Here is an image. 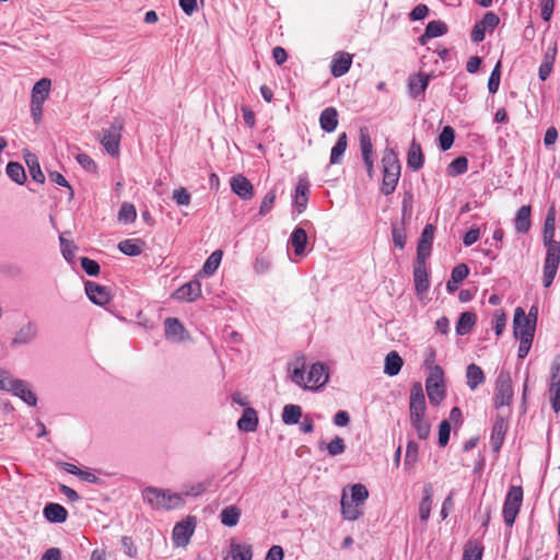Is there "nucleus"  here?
<instances>
[{
  "mask_svg": "<svg viewBox=\"0 0 560 560\" xmlns=\"http://www.w3.org/2000/svg\"><path fill=\"white\" fill-rule=\"evenodd\" d=\"M555 220V209L551 208L545 219L542 232V241L547 249L542 275V283L545 288H549L551 285L560 264V243L553 240Z\"/></svg>",
  "mask_w": 560,
  "mask_h": 560,
  "instance_id": "1",
  "label": "nucleus"
},
{
  "mask_svg": "<svg viewBox=\"0 0 560 560\" xmlns=\"http://www.w3.org/2000/svg\"><path fill=\"white\" fill-rule=\"evenodd\" d=\"M288 373L292 383L311 390L323 387L329 380L327 368L320 362L312 364L307 373H305V362L303 358H298L295 361L290 362Z\"/></svg>",
  "mask_w": 560,
  "mask_h": 560,
  "instance_id": "2",
  "label": "nucleus"
},
{
  "mask_svg": "<svg viewBox=\"0 0 560 560\" xmlns=\"http://www.w3.org/2000/svg\"><path fill=\"white\" fill-rule=\"evenodd\" d=\"M141 497L143 502L154 510H178L186 503L183 493L151 486L141 491Z\"/></svg>",
  "mask_w": 560,
  "mask_h": 560,
  "instance_id": "3",
  "label": "nucleus"
},
{
  "mask_svg": "<svg viewBox=\"0 0 560 560\" xmlns=\"http://www.w3.org/2000/svg\"><path fill=\"white\" fill-rule=\"evenodd\" d=\"M383 182L382 192L392 194L400 177V163L396 152L393 149H386L382 158Z\"/></svg>",
  "mask_w": 560,
  "mask_h": 560,
  "instance_id": "4",
  "label": "nucleus"
},
{
  "mask_svg": "<svg viewBox=\"0 0 560 560\" xmlns=\"http://www.w3.org/2000/svg\"><path fill=\"white\" fill-rule=\"evenodd\" d=\"M425 389L429 400L438 406L445 396L444 373L439 365H434L425 381Z\"/></svg>",
  "mask_w": 560,
  "mask_h": 560,
  "instance_id": "5",
  "label": "nucleus"
},
{
  "mask_svg": "<svg viewBox=\"0 0 560 560\" xmlns=\"http://www.w3.org/2000/svg\"><path fill=\"white\" fill-rule=\"evenodd\" d=\"M537 320V310L534 318L527 317L522 307H517L514 313L513 329L516 339H534Z\"/></svg>",
  "mask_w": 560,
  "mask_h": 560,
  "instance_id": "6",
  "label": "nucleus"
},
{
  "mask_svg": "<svg viewBox=\"0 0 560 560\" xmlns=\"http://www.w3.org/2000/svg\"><path fill=\"white\" fill-rule=\"evenodd\" d=\"M523 502V490L521 487L512 486L505 497L503 504L504 523L512 526L520 512Z\"/></svg>",
  "mask_w": 560,
  "mask_h": 560,
  "instance_id": "7",
  "label": "nucleus"
},
{
  "mask_svg": "<svg viewBox=\"0 0 560 560\" xmlns=\"http://www.w3.org/2000/svg\"><path fill=\"white\" fill-rule=\"evenodd\" d=\"M513 398L510 372L501 371L495 381L494 405L497 408L509 406Z\"/></svg>",
  "mask_w": 560,
  "mask_h": 560,
  "instance_id": "8",
  "label": "nucleus"
},
{
  "mask_svg": "<svg viewBox=\"0 0 560 560\" xmlns=\"http://www.w3.org/2000/svg\"><path fill=\"white\" fill-rule=\"evenodd\" d=\"M196 525L197 520L195 516H187L180 522L176 523L172 533V540L174 546L186 547L195 533Z\"/></svg>",
  "mask_w": 560,
  "mask_h": 560,
  "instance_id": "9",
  "label": "nucleus"
},
{
  "mask_svg": "<svg viewBox=\"0 0 560 560\" xmlns=\"http://www.w3.org/2000/svg\"><path fill=\"white\" fill-rule=\"evenodd\" d=\"M122 121L116 120L110 128L104 130L101 143L110 155H118L120 132L122 130Z\"/></svg>",
  "mask_w": 560,
  "mask_h": 560,
  "instance_id": "10",
  "label": "nucleus"
},
{
  "mask_svg": "<svg viewBox=\"0 0 560 560\" xmlns=\"http://www.w3.org/2000/svg\"><path fill=\"white\" fill-rule=\"evenodd\" d=\"M37 336V326L35 323L27 322L23 324L14 334L11 340L12 348H20L30 345Z\"/></svg>",
  "mask_w": 560,
  "mask_h": 560,
  "instance_id": "11",
  "label": "nucleus"
},
{
  "mask_svg": "<svg viewBox=\"0 0 560 560\" xmlns=\"http://www.w3.org/2000/svg\"><path fill=\"white\" fill-rule=\"evenodd\" d=\"M549 396L555 412L560 411V360L551 365V377L549 384Z\"/></svg>",
  "mask_w": 560,
  "mask_h": 560,
  "instance_id": "12",
  "label": "nucleus"
},
{
  "mask_svg": "<svg viewBox=\"0 0 560 560\" xmlns=\"http://www.w3.org/2000/svg\"><path fill=\"white\" fill-rule=\"evenodd\" d=\"M410 418L424 417L425 398L420 383L413 384L410 390Z\"/></svg>",
  "mask_w": 560,
  "mask_h": 560,
  "instance_id": "13",
  "label": "nucleus"
},
{
  "mask_svg": "<svg viewBox=\"0 0 560 560\" xmlns=\"http://www.w3.org/2000/svg\"><path fill=\"white\" fill-rule=\"evenodd\" d=\"M165 338L173 342H182L188 339V334L185 327L177 318L167 317L164 320Z\"/></svg>",
  "mask_w": 560,
  "mask_h": 560,
  "instance_id": "14",
  "label": "nucleus"
},
{
  "mask_svg": "<svg viewBox=\"0 0 560 560\" xmlns=\"http://www.w3.org/2000/svg\"><path fill=\"white\" fill-rule=\"evenodd\" d=\"M232 191L243 200H249L254 196L252 183L242 174L233 176L230 180Z\"/></svg>",
  "mask_w": 560,
  "mask_h": 560,
  "instance_id": "15",
  "label": "nucleus"
},
{
  "mask_svg": "<svg viewBox=\"0 0 560 560\" xmlns=\"http://www.w3.org/2000/svg\"><path fill=\"white\" fill-rule=\"evenodd\" d=\"M85 293L91 302L96 305L104 306L110 301L109 290L104 285L91 281L85 283Z\"/></svg>",
  "mask_w": 560,
  "mask_h": 560,
  "instance_id": "16",
  "label": "nucleus"
},
{
  "mask_svg": "<svg viewBox=\"0 0 560 560\" xmlns=\"http://www.w3.org/2000/svg\"><path fill=\"white\" fill-rule=\"evenodd\" d=\"M352 63V56L346 51H338L334 55L330 71L335 78L346 74Z\"/></svg>",
  "mask_w": 560,
  "mask_h": 560,
  "instance_id": "17",
  "label": "nucleus"
},
{
  "mask_svg": "<svg viewBox=\"0 0 560 560\" xmlns=\"http://www.w3.org/2000/svg\"><path fill=\"white\" fill-rule=\"evenodd\" d=\"M201 295V284L198 280H192L182 285L174 292L173 298L178 301L192 302Z\"/></svg>",
  "mask_w": 560,
  "mask_h": 560,
  "instance_id": "18",
  "label": "nucleus"
},
{
  "mask_svg": "<svg viewBox=\"0 0 560 560\" xmlns=\"http://www.w3.org/2000/svg\"><path fill=\"white\" fill-rule=\"evenodd\" d=\"M434 231L435 229L432 224L424 226L417 249L418 260H425L429 257L434 238Z\"/></svg>",
  "mask_w": 560,
  "mask_h": 560,
  "instance_id": "19",
  "label": "nucleus"
},
{
  "mask_svg": "<svg viewBox=\"0 0 560 560\" xmlns=\"http://www.w3.org/2000/svg\"><path fill=\"white\" fill-rule=\"evenodd\" d=\"M557 56V43L552 40L545 51L542 62L539 67V79L545 81L552 71V66Z\"/></svg>",
  "mask_w": 560,
  "mask_h": 560,
  "instance_id": "20",
  "label": "nucleus"
},
{
  "mask_svg": "<svg viewBox=\"0 0 560 560\" xmlns=\"http://www.w3.org/2000/svg\"><path fill=\"white\" fill-rule=\"evenodd\" d=\"M51 89V81L50 79L43 78L39 81H37L31 93V102L32 103H38L44 104L45 101L49 97Z\"/></svg>",
  "mask_w": 560,
  "mask_h": 560,
  "instance_id": "21",
  "label": "nucleus"
},
{
  "mask_svg": "<svg viewBox=\"0 0 560 560\" xmlns=\"http://www.w3.org/2000/svg\"><path fill=\"white\" fill-rule=\"evenodd\" d=\"M258 427V416L254 408L246 407L237 421V428L243 432H254Z\"/></svg>",
  "mask_w": 560,
  "mask_h": 560,
  "instance_id": "22",
  "label": "nucleus"
},
{
  "mask_svg": "<svg viewBox=\"0 0 560 560\" xmlns=\"http://www.w3.org/2000/svg\"><path fill=\"white\" fill-rule=\"evenodd\" d=\"M415 288L418 294L427 292L429 289V279L424 260H418L413 270Z\"/></svg>",
  "mask_w": 560,
  "mask_h": 560,
  "instance_id": "23",
  "label": "nucleus"
},
{
  "mask_svg": "<svg viewBox=\"0 0 560 560\" xmlns=\"http://www.w3.org/2000/svg\"><path fill=\"white\" fill-rule=\"evenodd\" d=\"M310 185L306 180L300 179L295 189L294 206L298 213L305 211L308 201Z\"/></svg>",
  "mask_w": 560,
  "mask_h": 560,
  "instance_id": "24",
  "label": "nucleus"
},
{
  "mask_svg": "<svg viewBox=\"0 0 560 560\" xmlns=\"http://www.w3.org/2000/svg\"><path fill=\"white\" fill-rule=\"evenodd\" d=\"M430 77L428 74L419 73L416 75H411L408 81V89L411 97L416 98L419 95L423 94L428 84Z\"/></svg>",
  "mask_w": 560,
  "mask_h": 560,
  "instance_id": "25",
  "label": "nucleus"
},
{
  "mask_svg": "<svg viewBox=\"0 0 560 560\" xmlns=\"http://www.w3.org/2000/svg\"><path fill=\"white\" fill-rule=\"evenodd\" d=\"M508 430V422L504 418H498L493 424L492 433H491V445L494 451H499L502 443L504 435Z\"/></svg>",
  "mask_w": 560,
  "mask_h": 560,
  "instance_id": "26",
  "label": "nucleus"
},
{
  "mask_svg": "<svg viewBox=\"0 0 560 560\" xmlns=\"http://www.w3.org/2000/svg\"><path fill=\"white\" fill-rule=\"evenodd\" d=\"M319 124L326 132H332L338 126V112L334 107L325 108L319 117Z\"/></svg>",
  "mask_w": 560,
  "mask_h": 560,
  "instance_id": "27",
  "label": "nucleus"
},
{
  "mask_svg": "<svg viewBox=\"0 0 560 560\" xmlns=\"http://www.w3.org/2000/svg\"><path fill=\"white\" fill-rule=\"evenodd\" d=\"M45 517L51 523H63L67 520V510L58 503H48L44 508Z\"/></svg>",
  "mask_w": 560,
  "mask_h": 560,
  "instance_id": "28",
  "label": "nucleus"
},
{
  "mask_svg": "<svg viewBox=\"0 0 560 560\" xmlns=\"http://www.w3.org/2000/svg\"><path fill=\"white\" fill-rule=\"evenodd\" d=\"M515 230L518 233H527L530 229V207L522 206L516 213L514 219Z\"/></svg>",
  "mask_w": 560,
  "mask_h": 560,
  "instance_id": "29",
  "label": "nucleus"
},
{
  "mask_svg": "<svg viewBox=\"0 0 560 560\" xmlns=\"http://www.w3.org/2000/svg\"><path fill=\"white\" fill-rule=\"evenodd\" d=\"M290 243L294 249L295 255L302 256L305 253V247L307 244V234L306 231L302 228H296L291 233Z\"/></svg>",
  "mask_w": 560,
  "mask_h": 560,
  "instance_id": "30",
  "label": "nucleus"
},
{
  "mask_svg": "<svg viewBox=\"0 0 560 560\" xmlns=\"http://www.w3.org/2000/svg\"><path fill=\"white\" fill-rule=\"evenodd\" d=\"M402 364L404 361L398 352L390 351L385 357L384 373L388 376H395L400 372Z\"/></svg>",
  "mask_w": 560,
  "mask_h": 560,
  "instance_id": "31",
  "label": "nucleus"
},
{
  "mask_svg": "<svg viewBox=\"0 0 560 560\" xmlns=\"http://www.w3.org/2000/svg\"><path fill=\"white\" fill-rule=\"evenodd\" d=\"M12 395L19 397L31 407H34L37 404V397L35 393L31 389L30 385L23 380H21V385H16L15 388H13Z\"/></svg>",
  "mask_w": 560,
  "mask_h": 560,
  "instance_id": "32",
  "label": "nucleus"
},
{
  "mask_svg": "<svg viewBox=\"0 0 560 560\" xmlns=\"http://www.w3.org/2000/svg\"><path fill=\"white\" fill-rule=\"evenodd\" d=\"M467 386L475 390L485 382L483 371L477 364H469L466 370Z\"/></svg>",
  "mask_w": 560,
  "mask_h": 560,
  "instance_id": "33",
  "label": "nucleus"
},
{
  "mask_svg": "<svg viewBox=\"0 0 560 560\" xmlns=\"http://www.w3.org/2000/svg\"><path fill=\"white\" fill-rule=\"evenodd\" d=\"M432 487L431 485H427L423 488V498L419 504V517L421 522H427L430 517L431 508H432Z\"/></svg>",
  "mask_w": 560,
  "mask_h": 560,
  "instance_id": "34",
  "label": "nucleus"
},
{
  "mask_svg": "<svg viewBox=\"0 0 560 560\" xmlns=\"http://www.w3.org/2000/svg\"><path fill=\"white\" fill-rule=\"evenodd\" d=\"M469 273V269L465 264L457 265L451 275V279L447 281L446 288L450 292H454L458 289L459 282H462Z\"/></svg>",
  "mask_w": 560,
  "mask_h": 560,
  "instance_id": "35",
  "label": "nucleus"
},
{
  "mask_svg": "<svg viewBox=\"0 0 560 560\" xmlns=\"http://www.w3.org/2000/svg\"><path fill=\"white\" fill-rule=\"evenodd\" d=\"M407 163L408 166L413 170H419L423 165L421 145L416 140H413L409 147Z\"/></svg>",
  "mask_w": 560,
  "mask_h": 560,
  "instance_id": "36",
  "label": "nucleus"
},
{
  "mask_svg": "<svg viewBox=\"0 0 560 560\" xmlns=\"http://www.w3.org/2000/svg\"><path fill=\"white\" fill-rule=\"evenodd\" d=\"M241 517V509L236 505H229L220 513L221 523L228 527H234L238 524Z\"/></svg>",
  "mask_w": 560,
  "mask_h": 560,
  "instance_id": "37",
  "label": "nucleus"
},
{
  "mask_svg": "<svg viewBox=\"0 0 560 560\" xmlns=\"http://www.w3.org/2000/svg\"><path fill=\"white\" fill-rule=\"evenodd\" d=\"M121 253L128 256H138L144 248V242L139 238L125 240L118 244Z\"/></svg>",
  "mask_w": 560,
  "mask_h": 560,
  "instance_id": "38",
  "label": "nucleus"
},
{
  "mask_svg": "<svg viewBox=\"0 0 560 560\" xmlns=\"http://www.w3.org/2000/svg\"><path fill=\"white\" fill-rule=\"evenodd\" d=\"M447 32V25L442 21H431L427 25L424 34L420 37V43L424 44L427 38L439 37Z\"/></svg>",
  "mask_w": 560,
  "mask_h": 560,
  "instance_id": "39",
  "label": "nucleus"
},
{
  "mask_svg": "<svg viewBox=\"0 0 560 560\" xmlns=\"http://www.w3.org/2000/svg\"><path fill=\"white\" fill-rule=\"evenodd\" d=\"M347 135L342 132L339 135L337 142L331 149L330 152V164H339L341 162L342 155L347 150Z\"/></svg>",
  "mask_w": 560,
  "mask_h": 560,
  "instance_id": "40",
  "label": "nucleus"
},
{
  "mask_svg": "<svg viewBox=\"0 0 560 560\" xmlns=\"http://www.w3.org/2000/svg\"><path fill=\"white\" fill-rule=\"evenodd\" d=\"M476 324V315L471 312H464L460 314L459 319L456 325V334L457 335H466L468 334Z\"/></svg>",
  "mask_w": 560,
  "mask_h": 560,
  "instance_id": "41",
  "label": "nucleus"
},
{
  "mask_svg": "<svg viewBox=\"0 0 560 560\" xmlns=\"http://www.w3.org/2000/svg\"><path fill=\"white\" fill-rule=\"evenodd\" d=\"M341 513H342L343 517L349 521H355L362 514V512L358 508L357 503H354L352 501L350 502L347 499L346 493H343V495L341 498Z\"/></svg>",
  "mask_w": 560,
  "mask_h": 560,
  "instance_id": "42",
  "label": "nucleus"
},
{
  "mask_svg": "<svg viewBox=\"0 0 560 560\" xmlns=\"http://www.w3.org/2000/svg\"><path fill=\"white\" fill-rule=\"evenodd\" d=\"M281 417L285 424H296L302 418V408L298 405H285Z\"/></svg>",
  "mask_w": 560,
  "mask_h": 560,
  "instance_id": "43",
  "label": "nucleus"
},
{
  "mask_svg": "<svg viewBox=\"0 0 560 560\" xmlns=\"http://www.w3.org/2000/svg\"><path fill=\"white\" fill-rule=\"evenodd\" d=\"M25 162L27 164L32 178L37 183H44L45 176L40 170L36 155L27 153L25 156Z\"/></svg>",
  "mask_w": 560,
  "mask_h": 560,
  "instance_id": "44",
  "label": "nucleus"
},
{
  "mask_svg": "<svg viewBox=\"0 0 560 560\" xmlns=\"http://www.w3.org/2000/svg\"><path fill=\"white\" fill-rule=\"evenodd\" d=\"M16 385H21V380L14 377L8 370L0 368V390L12 394Z\"/></svg>",
  "mask_w": 560,
  "mask_h": 560,
  "instance_id": "45",
  "label": "nucleus"
},
{
  "mask_svg": "<svg viewBox=\"0 0 560 560\" xmlns=\"http://www.w3.org/2000/svg\"><path fill=\"white\" fill-rule=\"evenodd\" d=\"M8 176L18 184H23L26 179L25 171L23 166L18 162H10L7 165Z\"/></svg>",
  "mask_w": 560,
  "mask_h": 560,
  "instance_id": "46",
  "label": "nucleus"
},
{
  "mask_svg": "<svg viewBox=\"0 0 560 560\" xmlns=\"http://www.w3.org/2000/svg\"><path fill=\"white\" fill-rule=\"evenodd\" d=\"M231 552L233 560H252L253 552L248 545L231 544Z\"/></svg>",
  "mask_w": 560,
  "mask_h": 560,
  "instance_id": "47",
  "label": "nucleus"
},
{
  "mask_svg": "<svg viewBox=\"0 0 560 560\" xmlns=\"http://www.w3.org/2000/svg\"><path fill=\"white\" fill-rule=\"evenodd\" d=\"M137 218V211L133 205L124 202L118 212V221L125 224L131 223Z\"/></svg>",
  "mask_w": 560,
  "mask_h": 560,
  "instance_id": "48",
  "label": "nucleus"
},
{
  "mask_svg": "<svg viewBox=\"0 0 560 560\" xmlns=\"http://www.w3.org/2000/svg\"><path fill=\"white\" fill-rule=\"evenodd\" d=\"M411 424L417 431L419 439L425 440L430 434V423L424 417L410 418Z\"/></svg>",
  "mask_w": 560,
  "mask_h": 560,
  "instance_id": "49",
  "label": "nucleus"
},
{
  "mask_svg": "<svg viewBox=\"0 0 560 560\" xmlns=\"http://www.w3.org/2000/svg\"><path fill=\"white\" fill-rule=\"evenodd\" d=\"M222 259V252L214 250L206 260L202 267V271L207 275H212L220 266Z\"/></svg>",
  "mask_w": 560,
  "mask_h": 560,
  "instance_id": "50",
  "label": "nucleus"
},
{
  "mask_svg": "<svg viewBox=\"0 0 560 560\" xmlns=\"http://www.w3.org/2000/svg\"><path fill=\"white\" fill-rule=\"evenodd\" d=\"M207 488H208V483H206V482H196V483H191V485H184L182 488V491L179 493H183V499L185 497H199L206 492Z\"/></svg>",
  "mask_w": 560,
  "mask_h": 560,
  "instance_id": "51",
  "label": "nucleus"
},
{
  "mask_svg": "<svg viewBox=\"0 0 560 560\" xmlns=\"http://www.w3.org/2000/svg\"><path fill=\"white\" fill-rule=\"evenodd\" d=\"M482 547L476 541H469L464 549L463 560H481Z\"/></svg>",
  "mask_w": 560,
  "mask_h": 560,
  "instance_id": "52",
  "label": "nucleus"
},
{
  "mask_svg": "<svg viewBox=\"0 0 560 560\" xmlns=\"http://www.w3.org/2000/svg\"><path fill=\"white\" fill-rule=\"evenodd\" d=\"M468 161L465 156H458L447 167V174L450 176H457L467 171Z\"/></svg>",
  "mask_w": 560,
  "mask_h": 560,
  "instance_id": "53",
  "label": "nucleus"
},
{
  "mask_svg": "<svg viewBox=\"0 0 560 560\" xmlns=\"http://www.w3.org/2000/svg\"><path fill=\"white\" fill-rule=\"evenodd\" d=\"M368 497L369 491L365 486L357 483L351 487V501L357 503V505L362 504Z\"/></svg>",
  "mask_w": 560,
  "mask_h": 560,
  "instance_id": "54",
  "label": "nucleus"
},
{
  "mask_svg": "<svg viewBox=\"0 0 560 560\" xmlns=\"http://www.w3.org/2000/svg\"><path fill=\"white\" fill-rule=\"evenodd\" d=\"M454 137V130L452 127L446 126L443 128L439 137L440 147L443 151L448 150L453 145Z\"/></svg>",
  "mask_w": 560,
  "mask_h": 560,
  "instance_id": "55",
  "label": "nucleus"
},
{
  "mask_svg": "<svg viewBox=\"0 0 560 560\" xmlns=\"http://www.w3.org/2000/svg\"><path fill=\"white\" fill-rule=\"evenodd\" d=\"M419 445L410 441L406 447L405 466H413L418 460Z\"/></svg>",
  "mask_w": 560,
  "mask_h": 560,
  "instance_id": "56",
  "label": "nucleus"
},
{
  "mask_svg": "<svg viewBox=\"0 0 560 560\" xmlns=\"http://www.w3.org/2000/svg\"><path fill=\"white\" fill-rule=\"evenodd\" d=\"M500 68H501V62L499 61L495 65L494 69L492 70L489 81H488V90L492 94L497 93L499 90L500 78H501Z\"/></svg>",
  "mask_w": 560,
  "mask_h": 560,
  "instance_id": "57",
  "label": "nucleus"
},
{
  "mask_svg": "<svg viewBox=\"0 0 560 560\" xmlns=\"http://www.w3.org/2000/svg\"><path fill=\"white\" fill-rule=\"evenodd\" d=\"M346 445L343 439L340 436L334 438L327 445V451L330 456H337L345 452Z\"/></svg>",
  "mask_w": 560,
  "mask_h": 560,
  "instance_id": "58",
  "label": "nucleus"
},
{
  "mask_svg": "<svg viewBox=\"0 0 560 560\" xmlns=\"http://www.w3.org/2000/svg\"><path fill=\"white\" fill-rule=\"evenodd\" d=\"M276 201V192L275 190H270L268 191L261 203H260V207H259V214L260 215H266L268 212L271 211L272 207H273V203Z\"/></svg>",
  "mask_w": 560,
  "mask_h": 560,
  "instance_id": "59",
  "label": "nucleus"
},
{
  "mask_svg": "<svg viewBox=\"0 0 560 560\" xmlns=\"http://www.w3.org/2000/svg\"><path fill=\"white\" fill-rule=\"evenodd\" d=\"M172 198L178 206H188L191 200L190 194L183 187L175 189Z\"/></svg>",
  "mask_w": 560,
  "mask_h": 560,
  "instance_id": "60",
  "label": "nucleus"
},
{
  "mask_svg": "<svg viewBox=\"0 0 560 560\" xmlns=\"http://www.w3.org/2000/svg\"><path fill=\"white\" fill-rule=\"evenodd\" d=\"M271 261L264 256H259L255 259L253 264L254 271L257 275H264L270 270Z\"/></svg>",
  "mask_w": 560,
  "mask_h": 560,
  "instance_id": "61",
  "label": "nucleus"
},
{
  "mask_svg": "<svg viewBox=\"0 0 560 560\" xmlns=\"http://www.w3.org/2000/svg\"><path fill=\"white\" fill-rule=\"evenodd\" d=\"M60 247L65 259L71 261L74 258V253L77 248L73 245V243L60 236Z\"/></svg>",
  "mask_w": 560,
  "mask_h": 560,
  "instance_id": "62",
  "label": "nucleus"
},
{
  "mask_svg": "<svg viewBox=\"0 0 560 560\" xmlns=\"http://www.w3.org/2000/svg\"><path fill=\"white\" fill-rule=\"evenodd\" d=\"M81 267L89 276H97L100 272V265L88 257L81 258Z\"/></svg>",
  "mask_w": 560,
  "mask_h": 560,
  "instance_id": "63",
  "label": "nucleus"
},
{
  "mask_svg": "<svg viewBox=\"0 0 560 560\" xmlns=\"http://www.w3.org/2000/svg\"><path fill=\"white\" fill-rule=\"evenodd\" d=\"M451 425L447 420L441 422L439 427V443L441 446H445L450 440Z\"/></svg>",
  "mask_w": 560,
  "mask_h": 560,
  "instance_id": "64",
  "label": "nucleus"
}]
</instances>
